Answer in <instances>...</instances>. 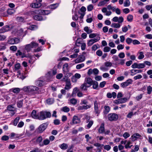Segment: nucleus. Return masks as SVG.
Returning <instances> with one entry per match:
<instances>
[{
	"label": "nucleus",
	"mask_w": 152,
	"mask_h": 152,
	"mask_svg": "<svg viewBox=\"0 0 152 152\" xmlns=\"http://www.w3.org/2000/svg\"><path fill=\"white\" fill-rule=\"evenodd\" d=\"M51 113L49 112L41 111L38 113V119L39 120H42L47 118H50Z\"/></svg>",
	"instance_id": "obj_1"
},
{
	"label": "nucleus",
	"mask_w": 152,
	"mask_h": 152,
	"mask_svg": "<svg viewBox=\"0 0 152 152\" xmlns=\"http://www.w3.org/2000/svg\"><path fill=\"white\" fill-rule=\"evenodd\" d=\"M22 90L24 91L33 93L35 91H37L39 90V88L36 86H25L23 87Z\"/></svg>",
	"instance_id": "obj_2"
},
{
	"label": "nucleus",
	"mask_w": 152,
	"mask_h": 152,
	"mask_svg": "<svg viewBox=\"0 0 152 152\" xmlns=\"http://www.w3.org/2000/svg\"><path fill=\"white\" fill-rule=\"evenodd\" d=\"M38 44L32 42L30 44L26 45L24 46V49L28 53L30 51L32 48H36L38 47Z\"/></svg>",
	"instance_id": "obj_3"
},
{
	"label": "nucleus",
	"mask_w": 152,
	"mask_h": 152,
	"mask_svg": "<svg viewBox=\"0 0 152 152\" xmlns=\"http://www.w3.org/2000/svg\"><path fill=\"white\" fill-rule=\"evenodd\" d=\"M112 7L110 5H108L107 7H104L102 9V12L105 13V15L106 16H109L112 13V12L110 11H107V9L109 10H111L112 9Z\"/></svg>",
	"instance_id": "obj_4"
},
{
	"label": "nucleus",
	"mask_w": 152,
	"mask_h": 152,
	"mask_svg": "<svg viewBox=\"0 0 152 152\" xmlns=\"http://www.w3.org/2000/svg\"><path fill=\"white\" fill-rule=\"evenodd\" d=\"M48 126L47 123H44L40 125L37 129V132L39 133H42L45 131Z\"/></svg>",
	"instance_id": "obj_5"
},
{
	"label": "nucleus",
	"mask_w": 152,
	"mask_h": 152,
	"mask_svg": "<svg viewBox=\"0 0 152 152\" xmlns=\"http://www.w3.org/2000/svg\"><path fill=\"white\" fill-rule=\"evenodd\" d=\"M94 112L96 114H97V115H98L100 113V111L99 109L100 106V103L95 100L94 102Z\"/></svg>",
	"instance_id": "obj_6"
},
{
	"label": "nucleus",
	"mask_w": 152,
	"mask_h": 152,
	"mask_svg": "<svg viewBox=\"0 0 152 152\" xmlns=\"http://www.w3.org/2000/svg\"><path fill=\"white\" fill-rule=\"evenodd\" d=\"M133 82V80L132 79H129L125 82L121 83V86L123 88H125L129 85L132 84Z\"/></svg>",
	"instance_id": "obj_7"
},
{
	"label": "nucleus",
	"mask_w": 152,
	"mask_h": 152,
	"mask_svg": "<svg viewBox=\"0 0 152 152\" xmlns=\"http://www.w3.org/2000/svg\"><path fill=\"white\" fill-rule=\"evenodd\" d=\"M108 120L111 121H116L118 118V115L115 113H110L108 115Z\"/></svg>",
	"instance_id": "obj_8"
},
{
	"label": "nucleus",
	"mask_w": 152,
	"mask_h": 152,
	"mask_svg": "<svg viewBox=\"0 0 152 152\" xmlns=\"http://www.w3.org/2000/svg\"><path fill=\"white\" fill-rule=\"evenodd\" d=\"M19 42L20 39L16 37L9 39L7 41L8 43L11 45L17 44Z\"/></svg>",
	"instance_id": "obj_9"
},
{
	"label": "nucleus",
	"mask_w": 152,
	"mask_h": 152,
	"mask_svg": "<svg viewBox=\"0 0 152 152\" xmlns=\"http://www.w3.org/2000/svg\"><path fill=\"white\" fill-rule=\"evenodd\" d=\"M85 60V56L83 55H80L75 60V62L76 63H78L84 61Z\"/></svg>",
	"instance_id": "obj_10"
},
{
	"label": "nucleus",
	"mask_w": 152,
	"mask_h": 152,
	"mask_svg": "<svg viewBox=\"0 0 152 152\" xmlns=\"http://www.w3.org/2000/svg\"><path fill=\"white\" fill-rule=\"evenodd\" d=\"M35 12L40 15H48L50 13V12L49 10H35Z\"/></svg>",
	"instance_id": "obj_11"
},
{
	"label": "nucleus",
	"mask_w": 152,
	"mask_h": 152,
	"mask_svg": "<svg viewBox=\"0 0 152 152\" xmlns=\"http://www.w3.org/2000/svg\"><path fill=\"white\" fill-rule=\"evenodd\" d=\"M10 30V26L8 25L4 26L0 29V34L4 33Z\"/></svg>",
	"instance_id": "obj_12"
},
{
	"label": "nucleus",
	"mask_w": 152,
	"mask_h": 152,
	"mask_svg": "<svg viewBox=\"0 0 152 152\" xmlns=\"http://www.w3.org/2000/svg\"><path fill=\"white\" fill-rule=\"evenodd\" d=\"M127 101V99L126 98H123L115 100V103L117 104H122L126 102Z\"/></svg>",
	"instance_id": "obj_13"
},
{
	"label": "nucleus",
	"mask_w": 152,
	"mask_h": 152,
	"mask_svg": "<svg viewBox=\"0 0 152 152\" xmlns=\"http://www.w3.org/2000/svg\"><path fill=\"white\" fill-rule=\"evenodd\" d=\"M15 55L17 57L21 56L22 58L27 57L24 52L22 53L20 50H18L17 51V52L15 53Z\"/></svg>",
	"instance_id": "obj_14"
},
{
	"label": "nucleus",
	"mask_w": 152,
	"mask_h": 152,
	"mask_svg": "<svg viewBox=\"0 0 152 152\" xmlns=\"http://www.w3.org/2000/svg\"><path fill=\"white\" fill-rule=\"evenodd\" d=\"M72 85L69 80L67 79L66 80V84L64 87V89L69 90L71 88Z\"/></svg>",
	"instance_id": "obj_15"
},
{
	"label": "nucleus",
	"mask_w": 152,
	"mask_h": 152,
	"mask_svg": "<svg viewBox=\"0 0 152 152\" xmlns=\"http://www.w3.org/2000/svg\"><path fill=\"white\" fill-rule=\"evenodd\" d=\"M91 107V105L90 104L86 105L80 106L78 107L77 109L78 110H87L90 108Z\"/></svg>",
	"instance_id": "obj_16"
},
{
	"label": "nucleus",
	"mask_w": 152,
	"mask_h": 152,
	"mask_svg": "<svg viewBox=\"0 0 152 152\" xmlns=\"http://www.w3.org/2000/svg\"><path fill=\"white\" fill-rule=\"evenodd\" d=\"M141 137V135L139 133H135L132 136L131 138L132 141H134L136 140L137 139L140 138Z\"/></svg>",
	"instance_id": "obj_17"
},
{
	"label": "nucleus",
	"mask_w": 152,
	"mask_h": 152,
	"mask_svg": "<svg viewBox=\"0 0 152 152\" xmlns=\"http://www.w3.org/2000/svg\"><path fill=\"white\" fill-rule=\"evenodd\" d=\"M72 122L74 124H77L80 122V119L76 115H74L72 119Z\"/></svg>",
	"instance_id": "obj_18"
},
{
	"label": "nucleus",
	"mask_w": 152,
	"mask_h": 152,
	"mask_svg": "<svg viewBox=\"0 0 152 152\" xmlns=\"http://www.w3.org/2000/svg\"><path fill=\"white\" fill-rule=\"evenodd\" d=\"M105 129L104 124L103 123L102 124L99 128L98 132L100 134H103L104 132Z\"/></svg>",
	"instance_id": "obj_19"
},
{
	"label": "nucleus",
	"mask_w": 152,
	"mask_h": 152,
	"mask_svg": "<svg viewBox=\"0 0 152 152\" xmlns=\"http://www.w3.org/2000/svg\"><path fill=\"white\" fill-rule=\"evenodd\" d=\"M41 6V3L37 2L33 3L31 5V6L33 8H38L40 7Z\"/></svg>",
	"instance_id": "obj_20"
},
{
	"label": "nucleus",
	"mask_w": 152,
	"mask_h": 152,
	"mask_svg": "<svg viewBox=\"0 0 152 152\" xmlns=\"http://www.w3.org/2000/svg\"><path fill=\"white\" fill-rule=\"evenodd\" d=\"M84 81L90 86L92 85L93 82L92 80L90 77L86 78Z\"/></svg>",
	"instance_id": "obj_21"
},
{
	"label": "nucleus",
	"mask_w": 152,
	"mask_h": 152,
	"mask_svg": "<svg viewBox=\"0 0 152 152\" xmlns=\"http://www.w3.org/2000/svg\"><path fill=\"white\" fill-rule=\"evenodd\" d=\"M91 86L84 81V83L81 85V89L84 91L86 90L87 88L90 87Z\"/></svg>",
	"instance_id": "obj_22"
},
{
	"label": "nucleus",
	"mask_w": 152,
	"mask_h": 152,
	"mask_svg": "<svg viewBox=\"0 0 152 152\" xmlns=\"http://www.w3.org/2000/svg\"><path fill=\"white\" fill-rule=\"evenodd\" d=\"M142 72V70L140 69H132L131 71L132 73V75H133L136 74L141 73Z\"/></svg>",
	"instance_id": "obj_23"
},
{
	"label": "nucleus",
	"mask_w": 152,
	"mask_h": 152,
	"mask_svg": "<svg viewBox=\"0 0 152 152\" xmlns=\"http://www.w3.org/2000/svg\"><path fill=\"white\" fill-rule=\"evenodd\" d=\"M32 117L35 119H38V113H37V112L35 110H33L31 113Z\"/></svg>",
	"instance_id": "obj_24"
},
{
	"label": "nucleus",
	"mask_w": 152,
	"mask_h": 152,
	"mask_svg": "<svg viewBox=\"0 0 152 152\" xmlns=\"http://www.w3.org/2000/svg\"><path fill=\"white\" fill-rule=\"evenodd\" d=\"M50 143V141L47 139L44 140L42 144H40V146H42L44 145H48Z\"/></svg>",
	"instance_id": "obj_25"
},
{
	"label": "nucleus",
	"mask_w": 152,
	"mask_h": 152,
	"mask_svg": "<svg viewBox=\"0 0 152 152\" xmlns=\"http://www.w3.org/2000/svg\"><path fill=\"white\" fill-rule=\"evenodd\" d=\"M68 64L67 63L63 65V72L64 74H65V73L67 72H68Z\"/></svg>",
	"instance_id": "obj_26"
},
{
	"label": "nucleus",
	"mask_w": 152,
	"mask_h": 152,
	"mask_svg": "<svg viewBox=\"0 0 152 152\" xmlns=\"http://www.w3.org/2000/svg\"><path fill=\"white\" fill-rule=\"evenodd\" d=\"M110 107L108 106L105 105L104 107L103 113L105 114H107L110 112Z\"/></svg>",
	"instance_id": "obj_27"
},
{
	"label": "nucleus",
	"mask_w": 152,
	"mask_h": 152,
	"mask_svg": "<svg viewBox=\"0 0 152 152\" xmlns=\"http://www.w3.org/2000/svg\"><path fill=\"white\" fill-rule=\"evenodd\" d=\"M121 25L120 24L115 23H113L112 24L111 26L112 27L115 28H119L120 27Z\"/></svg>",
	"instance_id": "obj_28"
},
{
	"label": "nucleus",
	"mask_w": 152,
	"mask_h": 152,
	"mask_svg": "<svg viewBox=\"0 0 152 152\" xmlns=\"http://www.w3.org/2000/svg\"><path fill=\"white\" fill-rule=\"evenodd\" d=\"M84 31L86 32L88 34H89L93 32L92 29H89V28L88 26H86L84 28Z\"/></svg>",
	"instance_id": "obj_29"
},
{
	"label": "nucleus",
	"mask_w": 152,
	"mask_h": 152,
	"mask_svg": "<svg viewBox=\"0 0 152 152\" xmlns=\"http://www.w3.org/2000/svg\"><path fill=\"white\" fill-rule=\"evenodd\" d=\"M42 140V137L41 136H40L38 137L37 138L36 140V142L39 144V145L40 146V144H42V143H41V142Z\"/></svg>",
	"instance_id": "obj_30"
},
{
	"label": "nucleus",
	"mask_w": 152,
	"mask_h": 152,
	"mask_svg": "<svg viewBox=\"0 0 152 152\" xmlns=\"http://www.w3.org/2000/svg\"><path fill=\"white\" fill-rule=\"evenodd\" d=\"M10 91L15 94H18L20 91V89L18 88H13L10 89Z\"/></svg>",
	"instance_id": "obj_31"
},
{
	"label": "nucleus",
	"mask_w": 152,
	"mask_h": 152,
	"mask_svg": "<svg viewBox=\"0 0 152 152\" xmlns=\"http://www.w3.org/2000/svg\"><path fill=\"white\" fill-rule=\"evenodd\" d=\"M22 69V67L19 63L16 64L15 65V71L18 70Z\"/></svg>",
	"instance_id": "obj_32"
},
{
	"label": "nucleus",
	"mask_w": 152,
	"mask_h": 152,
	"mask_svg": "<svg viewBox=\"0 0 152 152\" xmlns=\"http://www.w3.org/2000/svg\"><path fill=\"white\" fill-rule=\"evenodd\" d=\"M60 147L63 150H65L68 148V145L67 144L63 143L60 145Z\"/></svg>",
	"instance_id": "obj_33"
},
{
	"label": "nucleus",
	"mask_w": 152,
	"mask_h": 152,
	"mask_svg": "<svg viewBox=\"0 0 152 152\" xmlns=\"http://www.w3.org/2000/svg\"><path fill=\"white\" fill-rule=\"evenodd\" d=\"M34 19L37 20H42V17L41 15H35L33 16Z\"/></svg>",
	"instance_id": "obj_34"
},
{
	"label": "nucleus",
	"mask_w": 152,
	"mask_h": 152,
	"mask_svg": "<svg viewBox=\"0 0 152 152\" xmlns=\"http://www.w3.org/2000/svg\"><path fill=\"white\" fill-rule=\"evenodd\" d=\"M54 100L53 98H49L46 100V102L48 104H51L53 103Z\"/></svg>",
	"instance_id": "obj_35"
},
{
	"label": "nucleus",
	"mask_w": 152,
	"mask_h": 152,
	"mask_svg": "<svg viewBox=\"0 0 152 152\" xmlns=\"http://www.w3.org/2000/svg\"><path fill=\"white\" fill-rule=\"evenodd\" d=\"M139 55L138 56V58L139 59H142L144 58L145 56L144 55V53L142 51L139 52Z\"/></svg>",
	"instance_id": "obj_36"
},
{
	"label": "nucleus",
	"mask_w": 152,
	"mask_h": 152,
	"mask_svg": "<svg viewBox=\"0 0 152 152\" xmlns=\"http://www.w3.org/2000/svg\"><path fill=\"white\" fill-rule=\"evenodd\" d=\"M10 136L11 138H16L19 137L18 134L13 132L11 133Z\"/></svg>",
	"instance_id": "obj_37"
},
{
	"label": "nucleus",
	"mask_w": 152,
	"mask_h": 152,
	"mask_svg": "<svg viewBox=\"0 0 152 152\" xmlns=\"http://www.w3.org/2000/svg\"><path fill=\"white\" fill-rule=\"evenodd\" d=\"M7 109L9 111H14L15 108L13 105H10L7 106Z\"/></svg>",
	"instance_id": "obj_38"
},
{
	"label": "nucleus",
	"mask_w": 152,
	"mask_h": 152,
	"mask_svg": "<svg viewBox=\"0 0 152 152\" xmlns=\"http://www.w3.org/2000/svg\"><path fill=\"white\" fill-rule=\"evenodd\" d=\"M100 37L99 36H97L96 37V38L91 39L92 41L93 42V43H94L98 41L99 40H100Z\"/></svg>",
	"instance_id": "obj_39"
},
{
	"label": "nucleus",
	"mask_w": 152,
	"mask_h": 152,
	"mask_svg": "<svg viewBox=\"0 0 152 152\" xmlns=\"http://www.w3.org/2000/svg\"><path fill=\"white\" fill-rule=\"evenodd\" d=\"M36 84L37 86H41L43 85L44 82L42 80H37L36 82Z\"/></svg>",
	"instance_id": "obj_40"
},
{
	"label": "nucleus",
	"mask_w": 152,
	"mask_h": 152,
	"mask_svg": "<svg viewBox=\"0 0 152 152\" xmlns=\"http://www.w3.org/2000/svg\"><path fill=\"white\" fill-rule=\"evenodd\" d=\"M7 12L8 14L11 15L15 12V11L13 9H9L7 10Z\"/></svg>",
	"instance_id": "obj_41"
},
{
	"label": "nucleus",
	"mask_w": 152,
	"mask_h": 152,
	"mask_svg": "<svg viewBox=\"0 0 152 152\" xmlns=\"http://www.w3.org/2000/svg\"><path fill=\"white\" fill-rule=\"evenodd\" d=\"M145 8L148 10H150L151 9L150 11L151 13L152 14V4L151 5H147L146 6Z\"/></svg>",
	"instance_id": "obj_42"
},
{
	"label": "nucleus",
	"mask_w": 152,
	"mask_h": 152,
	"mask_svg": "<svg viewBox=\"0 0 152 152\" xmlns=\"http://www.w3.org/2000/svg\"><path fill=\"white\" fill-rule=\"evenodd\" d=\"M9 139V137L7 135H4L2 136L1 138V140L2 141H7Z\"/></svg>",
	"instance_id": "obj_43"
},
{
	"label": "nucleus",
	"mask_w": 152,
	"mask_h": 152,
	"mask_svg": "<svg viewBox=\"0 0 152 152\" xmlns=\"http://www.w3.org/2000/svg\"><path fill=\"white\" fill-rule=\"evenodd\" d=\"M58 4H53L50 5L49 7L51 9H55L58 6Z\"/></svg>",
	"instance_id": "obj_44"
},
{
	"label": "nucleus",
	"mask_w": 152,
	"mask_h": 152,
	"mask_svg": "<svg viewBox=\"0 0 152 152\" xmlns=\"http://www.w3.org/2000/svg\"><path fill=\"white\" fill-rule=\"evenodd\" d=\"M78 91V88L77 87H75L74 88L73 92L72 94V96H75L76 94Z\"/></svg>",
	"instance_id": "obj_45"
},
{
	"label": "nucleus",
	"mask_w": 152,
	"mask_h": 152,
	"mask_svg": "<svg viewBox=\"0 0 152 152\" xmlns=\"http://www.w3.org/2000/svg\"><path fill=\"white\" fill-rule=\"evenodd\" d=\"M147 93L148 94H151L152 91V87L150 86H148L147 88Z\"/></svg>",
	"instance_id": "obj_46"
},
{
	"label": "nucleus",
	"mask_w": 152,
	"mask_h": 152,
	"mask_svg": "<svg viewBox=\"0 0 152 152\" xmlns=\"http://www.w3.org/2000/svg\"><path fill=\"white\" fill-rule=\"evenodd\" d=\"M104 65L106 67H111L112 65V64L111 62L109 61H107L104 63Z\"/></svg>",
	"instance_id": "obj_47"
},
{
	"label": "nucleus",
	"mask_w": 152,
	"mask_h": 152,
	"mask_svg": "<svg viewBox=\"0 0 152 152\" xmlns=\"http://www.w3.org/2000/svg\"><path fill=\"white\" fill-rule=\"evenodd\" d=\"M20 117H17L15 119L13 123V124L14 126H16L17 125L20 120Z\"/></svg>",
	"instance_id": "obj_48"
},
{
	"label": "nucleus",
	"mask_w": 152,
	"mask_h": 152,
	"mask_svg": "<svg viewBox=\"0 0 152 152\" xmlns=\"http://www.w3.org/2000/svg\"><path fill=\"white\" fill-rule=\"evenodd\" d=\"M124 5L125 7L129 6L130 5V2L129 0H126L124 3Z\"/></svg>",
	"instance_id": "obj_49"
},
{
	"label": "nucleus",
	"mask_w": 152,
	"mask_h": 152,
	"mask_svg": "<svg viewBox=\"0 0 152 152\" xmlns=\"http://www.w3.org/2000/svg\"><path fill=\"white\" fill-rule=\"evenodd\" d=\"M145 67V65L144 63L138 64L137 68L142 69Z\"/></svg>",
	"instance_id": "obj_50"
},
{
	"label": "nucleus",
	"mask_w": 152,
	"mask_h": 152,
	"mask_svg": "<svg viewBox=\"0 0 152 152\" xmlns=\"http://www.w3.org/2000/svg\"><path fill=\"white\" fill-rule=\"evenodd\" d=\"M133 19V16L131 15H129L127 18V19L128 21L132 22Z\"/></svg>",
	"instance_id": "obj_51"
},
{
	"label": "nucleus",
	"mask_w": 152,
	"mask_h": 152,
	"mask_svg": "<svg viewBox=\"0 0 152 152\" xmlns=\"http://www.w3.org/2000/svg\"><path fill=\"white\" fill-rule=\"evenodd\" d=\"M111 48L108 46H105L103 48V51L104 52H109Z\"/></svg>",
	"instance_id": "obj_52"
},
{
	"label": "nucleus",
	"mask_w": 152,
	"mask_h": 152,
	"mask_svg": "<svg viewBox=\"0 0 152 152\" xmlns=\"http://www.w3.org/2000/svg\"><path fill=\"white\" fill-rule=\"evenodd\" d=\"M53 123L55 125H58L60 124V121L59 120L56 119L54 120Z\"/></svg>",
	"instance_id": "obj_53"
},
{
	"label": "nucleus",
	"mask_w": 152,
	"mask_h": 152,
	"mask_svg": "<svg viewBox=\"0 0 152 152\" xmlns=\"http://www.w3.org/2000/svg\"><path fill=\"white\" fill-rule=\"evenodd\" d=\"M84 66V64L83 63H82L77 65L76 66V68L77 69H80L82 67H83Z\"/></svg>",
	"instance_id": "obj_54"
},
{
	"label": "nucleus",
	"mask_w": 152,
	"mask_h": 152,
	"mask_svg": "<svg viewBox=\"0 0 152 152\" xmlns=\"http://www.w3.org/2000/svg\"><path fill=\"white\" fill-rule=\"evenodd\" d=\"M131 143H132L131 141H128L125 146V148L126 149H127L128 148H131V146H130V145Z\"/></svg>",
	"instance_id": "obj_55"
},
{
	"label": "nucleus",
	"mask_w": 152,
	"mask_h": 152,
	"mask_svg": "<svg viewBox=\"0 0 152 152\" xmlns=\"http://www.w3.org/2000/svg\"><path fill=\"white\" fill-rule=\"evenodd\" d=\"M98 46H99L98 44H95L92 47V50L94 51L96 50L99 48V47Z\"/></svg>",
	"instance_id": "obj_56"
},
{
	"label": "nucleus",
	"mask_w": 152,
	"mask_h": 152,
	"mask_svg": "<svg viewBox=\"0 0 152 152\" xmlns=\"http://www.w3.org/2000/svg\"><path fill=\"white\" fill-rule=\"evenodd\" d=\"M17 20L19 22H22L24 20V18L22 17H18L16 18Z\"/></svg>",
	"instance_id": "obj_57"
},
{
	"label": "nucleus",
	"mask_w": 152,
	"mask_h": 152,
	"mask_svg": "<svg viewBox=\"0 0 152 152\" xmlns=\"http://www.w3.org/2000/svg\"><path fill=\"white\" fill-rule=\"evenodd\" d=\"M102 52L100 50H99L96 52V54L98 56H101L102 55Z\"/></svg>",
	"instance_id": "obj_58"
},
{
	"label": "nucleus",
	"mask_w": 152,
	"mask_h": 152,
	"mask_svg": "<svg viewBox=\"0 0 152 152\" xmlns=\"http://www.w3.org/2000/svg\"><path fill=\"white\" fill-rule=\"evenodd\" d=\"M78 17L77 14L76 12H75L74 15H73L72 17V19L74 20L77 21L78 20Z\"/></svg>",
	"instance_id": "obj_59"
},
{
	"label": "nucleus",
	"mask_w": 152,
	"mask_h": 152,
	"mask_svg": "<svg viewBox=\"0 0 152 152\" xmlns=\"http://www.w3.org/2000/svg\"><path fill=\"white\" fill-rule=\"evenodd\" d=\"M23 102L21 101H19L17 102V105L18 107L21 108L22 107Z\"/></svg>",
	"instance_id": "obj_60"
},
{
	"label": "nucleus",
	"mask_w": 152,
	"mask_h": 152,
	"mask_svg": "<svg viewBox=\"0 0 152 152\" xmlns=\"http://www.w3.org/2000/svg\"><path fill=\"white\" fill-rule=\"evenodd\" d=\"M133 40L130 38H127L126 39V42L128 44H130L132 42Z\"/></svg>",
	"instance_id": "obj_61"
},
{
	"label": "nucleus",
	"mask_w": 152,
	"mask_h": 152,
	"mask_svg": "<svg viewBox=\"0 0 152 152\" xmlns=\"http://www.w3.org/2000/svg\"><path fill=\"white\" fill-rule=\"evenodd\" d=\"M94 7L92 4H90L87 7V10L88 11H91L93 9Z\"/></svg>",
	"instance_id": "obj_62"
},
{
	"label": "nucleus",
	"mask_w": 152,
	"mask_h": 152,
	"mask_svg": "<svg viewBox=\"0 0 152 152\" xmlns=\"http://www.w3.org/2000/svg\"><path fill=\"white\" fill-rule=\"evenodd\" d=\"M124 137L126 139L130 136V134L127 132H125L123 134Z\"/></svg>",
	"instance_id": "obj_63"
},
{
	"label": "nucleus",
	"mask_w": 152,
	"mask_h": 152,
	"mask_svg": "<svg viewBox=\"0 0 152 152\" xmlns=\"http://www.w3.org/2000/svg\"><path fill=\"white\" fill-rule=\"evenodd\" d=\"M30 152H41V151L39 148H36L31 151Z\"/></svg>",
	"instance_id": "obj_64"
}]
</instances>
